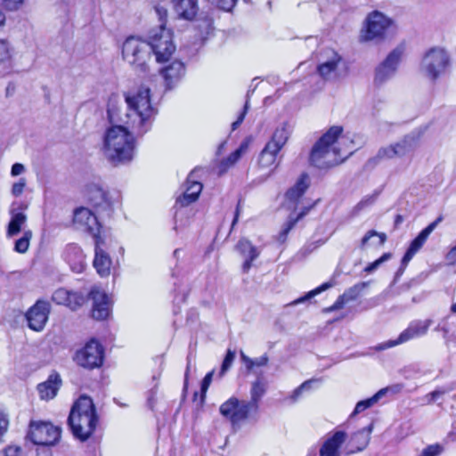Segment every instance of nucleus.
<instances>
[{"instance_id":"nucleus-8","label":"nucleus","mask_w":456,"mask_h":456,"mask_svg":"<svg viewBox=\"0 0 456 456\" xmlns=\"http://www.w3.org/2000/svg\"><path fill=\"white\" fill-rule=\"evenodd\" d=\"M432 320H415L410 322L409 326L400 333L396 339H390L376 346V350L381 351L393 346L406 343L411 339L422 337L427 334Z\"/></svg>"},{"instance_id":"nucleus-9","label":"nucleus","mask_w":456,"mask_h":456,"mask_svg":"<svg viewBox=\"0 0 456 456\" xmlns=\"http://www.w3.org/2000/svg\"><path fill=\"white\" fill-rule=\"evenodd\" d=\"M104 350L95 339L90 340L80 350L77 351L74 361L86 369L98 368L102 364Z\"/></svg>"},{"instance_id":"nucleus-41","label":"nucleus","mask_w":456,"mask_h":456,"mask_svg":"<svg viewBox=\"0 0 456 456\" xmlns=\"http://www.w3.org/2000/svg\"><path fill=\"white\" fill-rule=\"evenodd\" d=\"M369 286L368 281H362L354 284V286L350 287L348 289H346L343 295L347 300V302L355 300L361 294V292Z\"/></svg>"},{"instance_id":"nucleus-23","label":"nucleus","mask_w":456,"mask_h":456,"mask_svg":"<svg viewBox=\"0 0 456 456\" xmlns=\"http://www.w3.org/2000/svg\"><path fill=\"white\" fill-rule=\"evenodd\" d=\"M63 257L74 273H80L85 270V255L77 245H68L64 250Z\"/></svg>"},{"instance_id":"nucleus-10","label":"nucleus","mask_w":456,"mask_h":456,"mask_svg":"<svg viewBox=\"0 0 456 456\" xmlns=\"http://www.w3.org/2000/svg\"><path fill=\"white\" fill-rule=\"evenodd\" d=\"M219 412L223 417L229 419L232 426L255 414L246 403V400H239L235 396H232L223 403L219 407Z\"/></svg>"},{"instance_id":"nucleus-35","label":"nucleus","mask_w":456,"mask_h":456,"mask_svg":"<svg viewBox=\"0 0 456 456\" xmlns=\"http://www.w3.org/2000/svg\"><path fill=\"white\" fill-rule=\"evenodd\" d=\"M249 146V140L245 139L239 146L237 150L232 152L226 159L221 162L222 171H225L232 166H233L239 159L248 151Z\"/></svg>"},{"instance_id":"nucleus-7","label":"nucleus","mask_w":456,"mask_h":456,"mask_svg":"<svg viewBox=\"0 0 456 456\" xmlns=\"http://www.w3.org/2000/svg\"><path fill=\"white\" fill-rule=\"evenodd\" d=\"M28 437L35 444L53 445L61 437V428L50 422L31 421Z\"/></svg>"},{"instance_id":"nucleus-36","label":"nucleus","mask_w":456,"mask_h":456,"mask_svg":"<svg viewBox=\"0 0 456 456\" xmlns=\"http://www.w3.org/2000/svg\"><path fill=\"white\" fill-rule=\"evenodd\" d=\"M312 208H313V206L305 207V208H303V210L300 213H298V215L296 217H293L291 216L289 217V220L283 224L282 229H281V231L280 232V233L278 235V240L281 243H283V242L286 241L288 234L293 229L295 224L301 218H303L309 212V210Z\"/></svg>"},{"instance_id":"nucleus-22","label":"nucleus","mask_w":456,"mask_h":456,"mask_svg":"<svg viewBox=\"0 0 456 456\" xmlns=\"http://www.w3.org/2000/svg\"><path fill=\"white\" fill-rule=\"evenodd\" d=\"M125 100L127 104L126 118L131 119L133 124L142 125V112L140 110V103L142 100V90L139 88L135 94L127 92L125 94Z\"/></svg>"},{"instance_id":"nucleus-54","label":"nucleus","mask_w":456,"mask_h":456,"mask_svg":"<svg viewBox=\"0 0 456 456\" xmlns=\"http://www.w3.org/2000/svg\"><path fill=\"white\" fill-rule=\"evenodd\" d=\"M107 115L110 123L121 121V118L118 117V109L111 102L108 104Z\"/></svg>"},{"instance_id":"nucleus-5","label":"nucleus","mask_w":456,"mask_h":456,"mask_svg":"<svg viewBox=\"0 0 456 456\" xmlns=\"http://www.w3.org/2000/svg\"><path fill=\"white\" fill-rule=\"evenodd\" d=\"M450 65L448 53L441 47H433L423 56L420 70L428 79L436 81Z\"/></svg>"},{"instance_id":"nucleus-32","label":"nucleus","mask_w":456,"mask_h":456,"mask_svg":"<svg viewBox=\"0 0 456 456\" xmlns=\"http://www.w3.org/2000/svg\"><path fill=\"white\" fill-rule=\"evenodd\" d=\"M266 392V385L260 379L256 380L250 389V400L246 401L249 408L256 414L261 398Z\"/></svg>"},{"instance_id":"nucleus-61","label":"nucleus","mask_w":456,"mask_h":456,"mask_svg":"<svg viewBox=\"0 0 456 456\" xmlns=\"http://www.w3.org/2000/svg\"><path fill=\"white\" fill-rule=\"evenodd\" d=\"M248 109V102H246L243 111L240 114L237 120L232 124V130H236L239 127V126L242 123Z\"/></svg>"},{"instance_id":"nucleus-25","label":"nucleus","mask_w":456,"mask_h":456,"mask_svg":"<svg viewBox=\"0 0 456 456\" xmlns=\"http://www.w3.org/2000/svg\"><path fill=\"white\" fill-rule=\"evenodd\" d=\"M61 380L60 376L56 373L51 374L48 379L37 386V391L40 398L43 400L53 399L61 386Z\"/></svg>"},{"instance_id":"nucleus-33","label":"nucleus","mask_w":456,"mask_h":456,"mask_svg":"<svg viewBox=\"0 0 456 456\" xmlns=\"http://www.w3.org/2000/svg\"><path fill=\"white\" fill-rule=\"evenodd\" d=\"M419 135L407 134L401 141L393 144L396 157H403L412 151L418 144Z\"/></svg>"},{"instance_id":"nucleus-56","label":"nucleus","mask_w":456,"mask_h":456,"mask_svg":"<svg viewBox=\"0 0 456 456\" xmlns=\"http://www.w3.org/2000/svg\"><path fill=\"white\" fill-rule=\"evenodd\" d=\"M9 427V419L7 414L0 411V438L7 432Z\"/></svg>"},{"instance_id":"nucleus-58","label":"nucleus","mask_w":456,"mask_h":456,"mask_svg":"<svg viewBox=\"0 0 456 456\" xmlns=\"http://www.w3.org/2000/svg\"><path fill=\"white\" fill-rule=\"evenodd\" d=\"M178 282H180V281H175L174 282V287H175V292L176 293L175 295V299L176 300H180V301H183L184 298H185V295H186V290L185 289L183 288H181L182 285L181 284H178Z\"/></svg>"},{"instance_id":"nucleus-14","label":"nucleus","mask_w":456,"mask_h":456,"mask_svg":"<svg viewBox=\"0 0 456 456\" xmlns=\"http://www.w3.org/2000/svg\"><path fill=\"white\" fill-rule=\"evenodd\" d=\"M50 314V304L45 300H37L26 313V320L29 329L35 331L44 330Z\"/></svg>"},{"instance_id":"nucleus-37","label":"nucleus","mask_w":456,"mask_h":456,"mask_svg":"<svg viewBox=\"0 0 456 456\" xmlns=\"http://www.w3.org/2000/svg\"><path fill=\"white\" fill-rule=\"evenodd\" d=\"M278 151H274L270 145H265L259 155V165L262 167H272L275 168V164Z\"/></svg>"},{"instance_id":"nucleus-15","label":"nucleus","mask_w":456,"mask_h":456,"mask_svg":"<svg viewBox=\"0 0 456 456\" xmlns=\"http://www.w3.org/2000/svg\"><path fill=\"white\" fill-rule=\"evenodd\" d=\"M90 297L93 300V318L96 320L106 319L111 312V298L99 289H93L90 291Z\"/></svg>"},{"instance_id":"nucleus-42","label":"nucleus","mask_w":456,"mask_h":456,"mask_svg":"<svg viewBox=\"0 0 456 456\" xmlns=\"http://www.w3.org/2000/svg\"><path fill=\"white\" fill-rule=\"evenodd\" d=\"M332 287V283L331 282H325L323 284H322L321 286H319L318 288L309 291L308 293H306L304 297H301L296 300H294L291 305H298L300 303H304L305 302L306 300H309L311 298H313L314 297H315L316 295L320 294L321 292L330 289Z\"/></svg>"},{"instance_id":"nucleus-20","label":"nucleus","mask_w":456,"mask_h":456,"mask_svg":"<svg viewBox=\"0 0 456 456\" xmlns=\"http://www.w3.org/2000/svg\"><path fill=\"white\" fill-rule=\"evenodd\" d=\"M346 438L347 434L345 431H335L320 447V456H340V448L346 441Z\"/></svg>"},{"instance_id":"nucleus-40","label":"nucleus","mask_w":456,"mask_h":456,"mask_svg":"<svg viewBox=\"0 0 456 456\" xmlns=\"http://www.w3.org/2000/svg\"><path fill=\"white\" fill-rule=\"evenodd\" d=\"M384 391L385 390H379L378 393H376L370 398L358 402L355 405L353 414H357L359 412H362L364 410L374 405L381 397L384 396Z\"/></svg>"},{"instance_id":"nucleus-27","label":"nucleus","mask_w":456,"mask_h":456,"mask_svg":"<svg viewBox=\"0 0 456 456\" xmlns=\"http://www.w3.org/2000/svg\"><path fill=\"white\" fill-rule=\"evenodd\" d=\"M185 72L184 65L180 61H175L170 65L161 69L167 88H171Z\"/></svg>"},{"instance_id":"nucleus-11","label":"nucleus","mask_w":456,"mask_h":456,"mask_svg":"<svg viewBox=\"0 0 456 456\" xmlns=\"http://www.w3.org/2000/svg\"><path fill=\"white\" fill-rule=\"evenodd\" d=\"M403 54V48L397 46L376 68L374 83L381 86L395 77Z\"/></svg>"},{"instance_id":"nucleus-24","label":"nucleus","mask_w":456,"mask_h":456,"mask_svg":"<svg viewBox=\"0 0 456 456\" xmlns=\"http://www.w3.org/2000/svg\"><path fill=\"white\" fill-rule=\"evenodd\" d=\"M237 249L246 258L242 265V271L248 273L252 266V262L260 255V250L246 239L239 240Z\"/></svg>"},{"instance_id":"nucleus-48","label":"nucleus","mask_w":456,"mask_h":456,"mask_svg":"<svg viewBox=\"0 0 456 456\" xmlns=\"http://www.w3.org/2000/svg\"><path fill=\"white\" fill-rule=\"evenodd\" d=\"M313 382L314 380H307L302 383L291 393V395H289V399L292 402H296L301 396L304 390H308L311 388Z\"/></svg>"},{"instance_id":"nucleus-59","label":"nucleus","mask_w":456,"mask_h":456,"mask_svg":"<svg viewBox=\"0 0 456 456\" xmlns=\"http://www.w3.org/2000/svg\"><path fill=\"white\" fill-rule=\"evenodd\" d=\"M214 372H215V371H214V370H212V371L208 372V373L204 377V379H203V380H202V382H201V392H202L203 394H205V393L208 391V387H209V386H210V384H211V382H212L213 376H214Z\"/></svg>"},{"instance_id":"nucleus-31","label":"nucleus","mask_w":456,"mask_h":456,"mask_svg":"<svg viewBox=\"0 0 456 456\" xmlns=\"http://www.w3.org/2000/svg\"><path fill=\"white\" fill-rule=\"evenodd\" d=\"M310 180L307 174H302L295 185L286 192L287 200L296 203L309 187Z\"/></svg>"},{"instance_id":"nucleus-57","label":"nucleus","mask_w":456,"mask_h":456,"mask_svg":"<svg viewBox=\"0 0 456 456\" xmlns=\"http://www.w3.org/2000/svg\"><path fill=\"white\" fill-rule=\"evenodd\" d=\"M348 303L347 300L346 299V297H344V295H340L338 299L335 301V303L328 308V311L329 312H332V311H336V310H339L341 308H343V306Z\"/></svg>"},{"instance_id":"nucleus-21","label":"nucleus","mask_w":456,"mask_h":456,"mask_svg":"<svg viewBox=\"0 0 456 456\" xmlns=\"http://www.w3.org/2000/svg\"><path fill=\"white\" fill-rule=\"evenodd\" d=\"M52 300L58 305H64L71 310H76L84 304L85 297L80 293L60 288L53 293Z\"/></svg>"},{"instance_id":"nucleus-1","label":"nucleus","mask_w":456,"mask_h":456,"mask_svg":"<svg viewBox=\"0 0 456 456\" xmlns=\"http://www.w3.org/2000/svg\"><path fill=\"white\" fill-rule=\"evenodd\" d=\"M134 135L126 126L112 125L105 130L101 152L111 166L118 167L130 162L134 158Z\"/></svg>"},{"instance_id":"nucleus-64","label":"nucleus","mask_w":456,"mask_h":456,"mask_svg":"<svg viewBox=\"0 0 456 456\" xmlns=\"http://www.w3.org/2000/svg\"><path fill=\"white\" fill-rule=\"evenodd\" d=\"M20 451V448L18 446H8L4 450V454H5V456H18Z\"/></svg>"},{"instance_id":"nucleus-63","label":"nucleus","mask_w":456,"mask_h":456,"mask_svg":"<svg viewBox=\"0 0 456 456\" xmlns=\"http://www.w3.org/2000/svg\"><path fill=\"white\" fill-rule=\"evenodd\" d=\"M25 171V167L20 163H15L12 167L11 175L17 176L21 175Z\"/></svg>"},{"instance_id":"nucleus-49","label":"nucleus","mask_w":456,"mask_h":456,"mask_svg":"<svg viewBox=\"0 0 456 456\" xmlns=\"http://www.w3.org/2000/svg\"><path fill=\"white\" fill-rule=\"evenodd\" d=\"M391 257V254L385 253L383 256H381L379 259L375 260L374 262L370 263L364 268V272L367 273H370L374 272L382 263L388 260Z\"/></svg>"},{"instance_id":"nucleus-19","label":"nucleus","mask_w":456,"mask_h":456,"mask_svg":"<svg viewBox=\"0 0 456 456\" xmlns=\"http://www.w3.org/2000/svg\"><path fill=\"white\" fill-rule=\"evenodd\" d=\"M443 221V216H439L434 222L423 229L419 235L411 242L407 251L403 256V262H410L414 255L423 247L431 232Z\"/></svg>"},{"instance_id":"nucleus-47","label":"nucleus","mask_w":456,"mask_h":456,"mask_svg":"<svg viewBox=\"0 0 456 456\" xmlns=\"http://www.w3.org/2000/svg\"><path fill=\"white\" fill-rule=\"evenodd\" d=\"M11 48L7 41L0 40V63L10 61Z\"/></svg>"},{"instance_id":"nucleus-60","label":"nucleus","mask_w":456,"mask_h":456,"mask_svg":"<svg viewBox=\"0 0 456 456\" xmlns=\"http://www.w3.org/2000/svg\"><path fill=\"white\" fill-rule=\"evenodd\" d=\"M435 330L438 331V332H442L444 339L448 338L450 330H449L447 323L444 321L439 322L437 324V326L435 328Z\"/></svg>"},{"instance_id":"nucleus-62","label":"nucleus","mask_w":456,"mask_h":456,"mask_svg":"<svg viewBox=\"0 0 456 456\" xmlns=\"http://www.w3.org/2000/svg\"><path fill=\"white\" fill-rule=\"evenodd\" d=\"M269 358L266 354H264L258 358L252 360V369L254 367L265 366L268 363Z\"/></svg>"},{"instance_id":"nucleus-30","label":"nucleus","mask_w":456,"mask_h":456,"mask_svg":"<svg viewBox=\"0 0 456 456\" xmlns=\"http://www.w3.org/2000/svg\"><path fill=\"white\" fill-rule=\"evenodd\" d=\"M160 94L151 93L150 88H144V104L147 103L148 107L144 109V133L147 130V120L156 116L158 110L155 105L160 101Z\"/></svg>"},{"instance_id":"nucleus-6","label":"nucleus","mask_w":456,"mask_h":456,"mask_svg":"<svg viewBox=\"0 0 456 456\" xmlns=\"http://www.w3.org/2000/svg\"><path fill=\"white\" fill-rule=\"evenodd\" d=\"M392 20L382 12L374 11L365 20V26L361 31L362 41L381 40L384 38Z\"/></svg>"},{"instance_id":"nucleus-3","label":"nucleus","mask_w":456,"mask_h":456,"mask_svg":"<svg viewBox=\"0 0 456 456\" xmlns=\"http://www.w3.org/2000/svg\"><path fill=\"white\" fill-rule=\"evenodd\" d=\"M73 436L81 442L87 441L94 433L99 416L91 397L81 395L73 403L68 418Z\"/></svg>"},{"instance_id":"nucleus-38","label":"nucleus","mask_w":456,"mask_h":456,"mask_svg":"<svg viewBox=\"0 0 456 456\" xmlns=\"http://www.w3.org/2000/svg\"><path fill=\"white\" fill-rule=\"evenodd\" d=\"M90 200L95 207L103 209L110 208L107 193L100 188H94L91 191Z\"/></svg>"},{"instance_id":"nucleus-29","label":"nucleus","mask_w":456,"mask_h":456,"mask_svg":"<svg viewBox=\"0 0 456 456\" xmlns=\"http://www.w3.org/2000/svg\"><path fill=\"white\" fill-rule=\"evenodd\" d=\"M174 8L179 17L185 20H192L197 12V0H173Z\"/></svg>"},{"instance_id":"nucleus-12","label":"nucleus","mask_w":456,"mask_h":456,"mask_svg":"<svg viewBox=\"0 0 456 456\" xmlns=\"http://www.w3.org/2000/svg\"><path fill=\"white\" fill-rule=\"evenodd\" d=\"M320 63L317 67L318 73L325 80H336L338 74V66L342 58L332 49H326L320 56Z\"/></svg>"},{"instance_id":"nucleus-34","label":"nucleus","mask_w":456,"mask_h":456,"mask_svg":"<svg viewBox=\"0 0 456 456\" xmlns=\"http://www.w3.org/2000/svg\"><path fill=\"white\" fill-rule=\"evenodd\" d=\"M110 263L109 256L100 248L98 241H96L94 265L97 273L101 276H107L110 273Z\"/></svg>"},{"instance_id":"nucleus-52","label":"nucleus","mask_w":456,"mask_h":456,"mask_svg":"<svg viewBox=\"0 0 456 456\" xmlns=\"http://www.w3.org/2000/svg\"><path fill=\"white\" fill-rule=\"evenodd\" d=\"M454 389V387L453 386H449L447 387H444V388H437L436 390H434L433 392L429 393L427 396L429 397V402H435L436 401L440 396H442L443 395L452 391Z\"/></svg>"},{"instance_id":"nucleus-18","label":"nucleus","mask_w":456,"mask_h":456,"mask_svg":"<svg viewBox=\"0 0 456 456\" xmlns=\"http://www.w3.org/2000/svg\"><path fill=\"white\" fill-rule=\"evenodd\" d=\"M372 429L373 424L370 423L352 434L345 447L346 454L350 455L363 451L370 443Z\"/></svg>"},{"instance_id":"nucleus-45","label":"nucleus","mask_w":456,"mask_h":456,"mask_svg":"<svg viewBox=\"0 0 456 456\" xmlns=\"http://www.w3.org/2000/svg\"><path fill=\"white\" fill-rule=\"evenodd\" d=\"M211 5L225 12H230L234 7L237 0H207Z\"/></svg>"},{"instance_id":"nucleus-43","label":"nucleus","mask_w":456,"mask_h":456,"mask_svg":"<svg viewBox=\"0 0 456 456\" xmlns=\"http://www.w3.org/2000/svg\"><path fill=\"white\" fill-rule=\"evenodd\" d=\"M395 149L393 144H390L387 147H382L379 150L375 159L383 160V159H390L395 158Z\"/></svg>"},{"instance_id":"nucleus-17","label":"nucleus","mask_w":456,"mask_h":456,"mask_svg":"<svg viewBox=\"0 0 456 456\" xmlns=\"http://www.w3.org/2000/svg\"><path fill=\"white\" fill-rule=\"evenodd\" d=\"M198 172V169H194L188 175L185 191L177 198L175 207L184 208L198 200L203 188L201 183L194 180Z\"/></svg>"},{"instance_id":"nucleus-28","label":"nucleus","mask_w":456,"mask_h":456,"mask_svg":"<svg viewBox=\"0 0 456 456\" xmlns=\"http://www.w3.org/2000/svg\"><path fill=\"white\" fill-rule=\"evenodd\" d=\"M74 223L81 225L90 232H94V228L98 225L96 216L86 208H78L74 213Z\"/></svg>"},{"instance_id":"nucleus-39","label":"nucleus","mask_w":456,"mask_h":456,"mask_svg":"<svg viewBox=\"0 0 456 456\" xmlns=\"http://www.w3.org/2000/svg\"><path fill=\"white\" fill-rule=\"evenodd\" d=\"M33 233L30 230H24L22 236L15 240L14 251L20 254H24L28 251L32 239Z\"/></svg>"},{"instance_id":"nucleus-16","label":"nucleus","mask_w":456,"mask_h":456,"mask_svg":"<svg viewBox=\"0 0 456 456\" xmlns=\"http://www.w3.org/2000/svg\"><path fill=\"white\" fill-rule=\"evenodd\" d=\"M28 208L25 203L13 202L10 208L11 220L7 225L6 237L12 238L19 234L27 222L24 210Z\"/></svg>"},{"instance_id":"nucleus-26","label":"nucleus","mask_w":456,"mask_h":456,"mask_svg":"<svg viewBox=\"0 0 456 456\" xmlns=\"http://www.w3.org/2000/svg\"><path fill=\"white\" fill-rule=\"evenodd\" d=\"M292 132L291 126L289 123L281 124L273 132L271 140L266 143L270 145L274 151H280L288 142Z\"/></svg>"},{"instance_id":"nucleus-44","label":"nucleus","mask_w":456,"mask_h":456,"mask_svg":"<svg viewBox=\"0 0 456 456\" xmlns=\"http://www.w3.org/2000/svg\"><path fill=\"white\" fill-rule=\"evenodd\" d=\"M374 236H378L379 238V245H382L387 240V236L385 233H380L374 230H370L362 237L361 240V248H364L368 244L369 240Z\"/></svg>"},{"instance_id":"nucleus-55","label":"nucleus","mask_w":456,"mask_h":456,"mask_svg":"<svg viewBox=\"0 0 456 456\" xmlns=\"http://www.w3.org/2000/svg\"><path fill=\"white\" fill-rule=\"evenodd\" d=\"M25 186L26 179L22 177L17 183H13L12 188V195L15 197L20 196L23 192Z\"/></svg>"},{"instance_id":"nucleus-13","label":"nucleus","mask_w":456,"mask_h":456,"mask_svg":"<svg viewBox=\"0 0 456 456\" xmlns=\"http://www.w3.org/2000/svg\"><path fill=\"white\" fill-rule=\"evenodd\" d=\"M122 57L133 69H142V41L140 37L130 36L125 40Z\"/></svg>"},{"instance_id":"nucleus-53","label":"nucleus","mask_w":456,"mask_h":456,"mask_svg":"<svg viewBox=\"0 0 456 456\" xmlns=\"http://www.w3.org/2000/svg\"><path fill=\"white\" fill-rule=\"evenodd\" d=\"M24 0H1V5L7 11H15L20 8Z\"/></svg>"},{"instance_id":"nucleus-46","label":"nucleus","mask_w":456,"mask_h":456,"mask_svg":"<svg viewBox=\"0 0 456 456\" xmlns=\"http://www.w3.org/2000/svg\"><path fill=\"white\" fill-rule=\"evenodd\" d=\"M235 358V353L232 350H228L226 355L223 361L221 370L219 371V378H222L225 372L230 369Z\"/></svg>"},{"instance_id":"nucleus-50","label":"nucleus","mask_w":456,"mask_h":456,"mask_svg":"<svg viewBox=\"0 0 456 456\" xmlns=\"http://www.w3.org/2000/svg\"><path fill=\"white\" fill-rule=\"evenodd\" d=\"M376 200L375 195H370L364 197L360 202L357 203V205L354 207V211L355 213H359L360 211L363 210L365 208L372 205Z\"/></svg>"},{"instance_id":"nucleus-51","label":"nucleus","mask_w":456,"mask_h":456,"mask_svg":"<svg viewBox=\"0 0 456 456\" xmlns=\"http://www.w3.org/2000/svg\"><path fill=\"white\" fill-rule=\"evenodd\" d=\"M443 447L439 444H432L426 447L419 456H438L442 453Z\"/></svg>"},{"instance_id":"nucleus-4","label":"nucleus","mask_w":456,"mask_h":456,"mask_svg":"<svg viewBox=\"0 0 456 456\" xmlns=\"http://www.w3.org/2000/svg\"><path fill=\"white\" fill-rule=\"evenodd\" d=\"M153 13L158 17L159 25L149 31L147 40L144 42L150 45L157 62H167L176 49L173 40V32L166 28L167 11L165 7L157 5L153 9Z\"/></svg>"},{"instance_id":"nucleus-2","label":"nucleus","mask_w":456,"mask_h":456,"mask_svg":"<svg viewBox=\"0 0 456 456\" xmlns=\"http://www.w3.org/2000/svg\"><path fill=\"white\" fill-rule=\"evenodd\" d=\"M343 132L342 126H331L313 146L310 153L312 166L322 169L342 163L352 151L342 147L338 138Z\"/></svg>"}]
</instances>
